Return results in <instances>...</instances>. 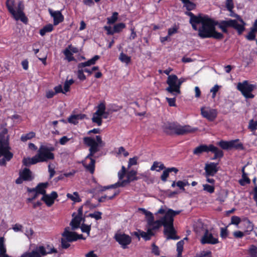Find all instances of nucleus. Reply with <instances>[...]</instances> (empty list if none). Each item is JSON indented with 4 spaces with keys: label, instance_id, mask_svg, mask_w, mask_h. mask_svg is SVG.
<instances>
[{
    "label": "nucleus",
    "instance_id": "f257e3e1",
    "mask_svg": "<svg viewBox=\"0 0 257 257\" xmlns=\"http://www.w3.org/2000/svg\"><path fill=\"white\" fill-rule=\"evenodd\" d=\"M139 210L145 215L147 222V231H142L140 233V235L145 240H150L152 236L155 235L154 231L158 229L162 226H164V232L167 239H179L176 235V231L174 227V217L180 213V210H174L166 206H162L155 215L161 214L163 216L156 220H155L154 216L150 211L142 208H139Z\"/></svg>",
    "mask_w": 257,
    "mask_h": 257
},
{
    "label": "nucleus",
    "instance_id": "f03ea898",
    "mask_svg": "<svg viewBox=\"0 0 257 257\" xmlns=\"http://www.w3.org/2000/svg\"><path fill=\"white\" fill-rule=\"evenodd\" d=\"M83 141L86 146L89 147V153L83 161L82 164L87 171L93 174L95 170V160L92 157L99 150V148L104 145V143L100 136L93 138L84 137Z\"/></svg>",
    "mask_w": 257,
    "mask_h": 257
},
{
    "label": "nucleus",
    "instance_id": "7ed1b4c3",
    "mask_svg": "<svg viewBox=\"0 0 257 257\" xmlns=\"http://www.w3.org/2000/svg\"><path fill=\"white\" fill-rule=\"evenodd\" d=\"M201 24V26L198 30V36L201 38H213L217 39H221L223 35L215 31V26L217 22L211 19L207 16L202 17L199 20L198 24Z\"/></svg>",
    "mask_w": 257,
    "mask_h": 257
},
{
    "label": "nucleus",
    "instance_id": "20e7f679",
    "mask_svg": "<svg viewBox=\"0 0 257 257\" xmlns=\"http://www.w3.org/2000/svg\"><path fill=\"white\" fill-rule=\"evenodd\" d=\"M137 172L134 170H131L126 173V169L122 166L121 169L118 172V181L116 183L107 186L100 187V190L103 191L110 188H114L118 187H124L128 184L131 182L137 180L140 178L136 176Z\"/></svg>",
    "mask_w": 257,
    "mask_h": 257
},
{
    "label": "nucleus",
    "instance_id": "39448f33",
    "mask_svg": "<svg viewBox=\"0 0 257 257\" xmlns=\"http://www.w3.org/2000/svg\"><path fill=\"white\" fill-rule=\"evenodd\" d=\"M53 148L51 149L53 150ZM54 158V155L47 147L42 146L40 147L38 153L32 158H24L23 163L25 166H30L39 162H46Z\"/></svg>",
    "mask_w": 257,
    "mask_h": 257
},
{
    "label": "nucleus",
    "instance_id": "423d86ee",
    "mask_svg": "<svg viewBox=\"0 0 257 257\" xmlns=\"http://www.w3.org/2000/svg\"><path fill=\"white\" fill-rule=\"evenodd\" d=\"M9 144V136L7 130H4L0 134V165H5L13 157V154L10 151Z\"/></svg>",
    "mask_w": 257,
    "mask_h": 257
},
{
    "label": "nucleus",
    "instance_id": "0eeeda50",
    "mask_svg": "<svg viewBox=\"0 0 257 257\" xmlns=\"http://www.w3.org/2000/svg\"><path fill=\"white\" fill-rule=\"evenodd\" d=\"M6 5L9 12L16 21L21 20L25 24L27 23L28 19L23 12L24 6L21 2H16L15 0H7Z\"/></svg>",
    "mask_w": 257,
    "mask_h": 257
},
{
    "label": "nucleus",
    "instance_id": "6e6552de",
    "mask_svg": "<svg viewBox=\"0 0 257 257\" xmlns=\"http://www.w3.org/2000/svg\"><path fill=\"white\" fill-rule=\"evenodd\" d=\"M235 17L240 22V24H238L236 20L229 19L221 21L218 24L217 23V25H218V27L224 33H227V27H232L236 29L239 34H240L244 30L245 23L239 16L236 15Z\"/></svg>",
    "mask_w": 257,
    "mask_h": 257
},
{
    "label": "nucleus",
    "instance_id": "1a4fd4ad",
    "mask_svg": "<svg viewBox=\"0 0 257 257\" xmlns=\"http://www.w3.org/2000/svg\"><path fill=\"white\" fill-rule=\"evenodd\" d=\"M56 252L57 250L51 245H47L46 246L40 245L31 252L23 253L20 257H41L48 254Z\"/></svg>",
    "mask_w": 257,
    "mask_h": 257
},
{
    "label": "nucleus",
    "instance_id": "9d476101",
    "mask_svg": "<svg viewBox=\"0 0 257 257\" xmlns=\"http://www.w3.org/2000/svg\"><path fill=\"white\" fill-rule=\"evenodd\" d=\"M61 245L63 248H67L70 246V242L76 241L78 239H85L82 234L78 235L76 232L70 231L68 228H66L62 234Z\"/></svg>",
    "mask_w": 257,
    "mask_h": 257
},
{
    "label": "nucleus",
    "instance_id": "9b49d317",
    "mask_svg": "<svg viewBox=\"0 0 257 257\" xmlns=\"http://www.w3.org/2000/svg\"><path fill=\"white\" fill-rule=\"evenodd\" d=\"M236 87L245 98H253L254 97L252 92L256 88L255 84H250L247 80H244L238 83Z\"/></svg>",
    "mask_w": 257,
    "mask_h": 257
},
{
    "label": "nucleus",
    "instance_id": "f8f14e48",
    "mask_svg": "<svg viewBox=\"0 0 257 257\" xmlns=\"http://www.w3.org/2000/svg\"><path fill=\"white\" fill-rule=\"evenodd\" d=\"M105 105L104 102L100 103L97 107V110L93 114L92 120L96 123L98 126L102 124V118H107L108 113L105 111Z\"/></svg>",
    "mask_w": 257,
    "mask_h": 257
},
{
    "label": "nucleus",
    "instance_id": "ddd939ff",
    "mask_svg": "<svg viewBox=\"0 0 257 257\" xmlns=\"http://www.w3.org/2000/svg\"><path fill=\"white\" fill-rule=\"evenodd\" d=\"M167 83L168 87L166 88V90L176 96L180 93V86L178 84V78L176 75H169L167 80Z\"/></svg>",
    "mask_w": 257,
    "mask_h": 257
},
{
    "label": "nucleus",
    "instance_id": "4468645a",
    "mask_svg": "<svg viewBox=\"0 0 257 257\" xmlns=\"http://www.w3.org/2000/svg\"><path fill=\"white\" fill-rule=\"evenodd\" d=\"M170 127L178 135H183L188 133H193L197 130L196 128H193L188 125H180L175 124H170Z\"/></svg>",
    "mask_w": 257,
    "mask_h": 257
},
{
    "label": "nucleus",
    "instance_id": "2eb2a0df",
    "mask_svg": "<svg viewBox=\"0 0 257 257\" xmlns=\"http://www.w3.org/2000/svg\"><path fill=\"white\" fill-rule=\"evenodd\" d=\"M114 238L123 249L127 248L132 242V238L130 235L120 232L115 234Z\"/></svg>",
    "mask_w": 257,
    "mask_h": 257
},
{
    "label": "nucleus",
    "instance_id": "dca6fc26",
    "mask_svg": "<svg viewBox=\"0 0 257 257\" xmlns=\"http://www.w3.org/2000/svg\"><path fill=\"white\" fill-rule=\"evenodd\" d=\"M205 176L206 177L214 176L219 170L218 163H207L204 167Z\"/></svg>",
    "mask_w": 257,
    "mask_h": 257
},
{
    "label": "nucleus",
    "instance_id": "f3484780",
    "mask_svg": "<svg viewBox=\"0 0 257 257\" xmlns=\"http://www.w3.org/2000/svg\"><path fill=\"white\" fill-rule=\"evenodd\" d=\"M201 112L202 115L209 121H213L217 115L216 109L207 107H202Z\"/></svg>",
    "mask_w": 257,
    "mask_h": 257
},
{
    "label": "nucleus",
    "instance_id": "a211bd4d",
    "mask_svg": "<svg viewBox=\"0 0 257 257\" xmlns=\"http://www.w3.org/2000/svg\"><path fill=\"white\" fill-rule=\"evenodd\" d=\"M202 244H215L218 243V240L216 236H214L212 233L208 230H206L204 235L202 236L201 240Z\"/></svg>",
    "mask_w": 257,
    "mask_h": 257
},
{
    "label": "nucleus",
    "instance_id": "6ab92c4d",
    "mask_svg": "<svg viewBox=\"0 0 257 257\" xmlns=\"http://www.w3.org/2000/svg\"><path fill=\"white\" fill-rule=\"evenodd\" d=\"M58 195L56 192H52L50 194L44 195L41 199L44 201L46 204L50 207L52 206L54 203L55 199L57 197Z\"/></svg>",
    "mask_w": 257,
    "mask_h": 257
},
{
    "label": "nucleus",
    "instance_id": "aec40b11",
    "mask_svg": "<svg viewBox=\"0 0 257 257\" xmlns=\"http://www.w3.org/2000/svg\"><path fill=\"white\" fill-rule=\"evenodd\" d=\"M49 12L51 16L53 18L54 25H57L63 21L64 17L60 11H54L51 9H49Z\"/></svg>",
    "mask_w": 257,
    "mask_h": 257
},
{
    "label": "nucleus",
    "instance_id": "412c9836",
    "mask_svg": "<svg viewBox=\"0 0 257 257\" xmlns=\"http://www.w3.org/2000/svg\"><path fill=\"white\" fill-rule=\"evenodd\" d=\"M186 15L190 17V23L191 24L193 29L194 30H197V25L198 24L199 20L201 18V16H195L191 12H187Z\"/></svg>",
    "mask_w": 257,
    "mask_h": 257
},
{
    "label": "nucleus",
    "instance_id": "4be33fe9",
    "mask_svg": "<svg viewBox=\"0 0 257 257\" xmlns=\"http://www.w3.org/2000/svg\"><path fill=\"white\" fill-rule=\"evenodd\" d=\"M82 219V217L80 215H76L74 217L70 223V225L72 227V229L73 230H75V229L78 228L80 226Z\"/></svg>",
    "mask_w": 257,
    "mask_h": 257
},
{
    "label": "nucleus",
    "instance_id": "5701e85b",
    "mask_svg": "<svg viewBox=\"0 0 257 257\" xmlns=\"http://www.w3.org/2000/svg\"><path fill=\"white\" fill-rule=\"evenodd\" d=\"M99 58V56L98 55L94 56L92 58L88 60L86 62L80 63L78 64V68H83L86 66H89L93 65L95 63L97 60Z\"/></svg>",
    "mask_w": 257,
    "mask_h": 257
},
{
    "label": "nucleus",
    "instance_id": "b1692460",
    "mask_svg": "<svg viewBox=\"0 0 257 257\" xmlns=\"http://www.w3.org/2000/svg\"><path fill=\"white\" fill-rule=\"evenodd\" d=\"M19 174L24 181H31L33 179L32 172L29 169L25 168L22 171L20 172Z\"/></svg>",
    "mask_w": 257,
    "mask_h": 257
},
{
    "label": "nucleus",
    "instance_id": "393cba45",
    "mask_svg": "<svg viewBox=\"0 0 257 257\" xmlns=\"http://www.w3.org/2000/svg\"><path fill=\"white\" fill-rule=\"evenodd\" d=\"M85 117V115L83 114L71 115L68 118V121L69 123L76 124L78 123L79 120L82 119Z\"/></svg>",
    "mask_w": 257,
    "mask_h": 257
},
{
    "label": "nucleus",
    "instance_id": "a878e982",
    "mask_svg": "<svg viewBox=\"0 0 257 257\" xmlns=\"http://www.w3.org/2000/svg\"><path fill=\"white\" fill-rule=\"evenodd\" d=\"M48 183H42L37 185L35 189V191L39 194H42L43 196L46 194L45 189L48 186Z\"/></svg>",
    "mask_w": 257,
    "mask_h": 257
},
{
    "label": "nucleus",
    "instance_id": "bb28decb",
    "mask_svg": "<svg viewBox=\"0 0 257 257\" xmlns=\"http://www.w3.org/2000/svg\"><path fill=\"white\" fill-rule=\"evenodd\" d=\"M0 257H10L6 253V248L5 245V238L4 237H0Z\"/></svg>",
    "mask_w": 257,
    "mask_h": 257
},
{
    "label": "nucleus",
    "instance_id": "cd10ccee",
    "mask_svg": "<svg viewBox=\"0 0 257 257\" xmlns=\"http://www.w3.org/2000/svg\"><path fill=\"white\" fill-rule=\"evenodd\" d=\"M164 169H165V167L162 163L155 161L153 163V164L151 166L150 169L151 171L160 172Z\"/></svg>",
    "mask_w": 257,
    "mask_h": 257
},
{
    "label": "nucleus",
    "instance_id": "c85d7f7f",
    "mask_svg": "<svg viewBox=\"0 0 257 257\" xmlns=\"http://www.w3.org/2000/svg\"><path fill=\"white\" fill-rule=\"evenodd\" d=\"M66 196L68 198L71 199L74 202H79L81 201L77 192H74L73 194L67 193Z\"/></svg>",
    "mask_w": 257,
    "mask_h": 257
},
{
    "label": "nucleus",
    "instance_id": "c756f323",
    "mask_svg": "<svg viewBox=\"0 0 257 257\" xmlns=\"http://www.w3.org/2000/svg\"><path fill=\"white\" fill-rule=\"evenodd\" d=\"M207 152V145H202L196 147L193 151V153L196 155H199L203 152Z\"/></svg>",
    "mask_w": 257,
    "mask_h": 257
},
{
    "label": "nucleus",
    "instance_id": "7c9ffc66",
    "mask_svg": "<svg viewBox=\"0 0 257 257\" xmlns=\"http://www.w3.org/2000/svg\"><path fill=\"white\" fill-rule=\"evenodd\" d=\"M229 144H230V149H232V148L241 149H243L242 144L241 143H239L238 139L229 141Z\"/></svg>",
    "mask_w": 257,
    "mask_h": 257
},
{
    "label": "nucleus",
    "instance_id": "2f4dec72",
    "mask_svg": "<svg viewBox=\"0 0 257 257\" xmlns=\"http://www.w3.org/2000/svg\"><path fill=\"white\" fill-rule=\"evenodd\" d=\"M53 30V26L52 24H48L45 27H44L40 31V34L43 36L47 33L51 32Z\"/></svg>",
    "mask_w": 257,
    "mask_h": 257
},
{
    "label": "nucleus",
    "instance_id": "473e14b6",
    "mask_svg": "<svg viewBox=\"0 0 257 257\" xmlns=\"http://www.w3.org/2000/svg\"><path fill=\"white\" fill-rule=\"evenodd\" d=\"M119 59L121 62L128 64L131 62V58L122 52L120 54Z\"/></svg>",
    "mask_w": 257,
    "mask_h": 257
},
{
    "label": "nucleus",
    "instance_id": "72a5a7b5",
    "mask_svg": "<svg viewBox=\"0 0 257 257\" xmlns=\"http://www.w3.org/2000/svg\"><path fill=\"white\" fill-rule=\"evenodd\" d=\"M203 190L210 194L214 193L215 187L214 185H209L207 184H203Z\"/></svg>",
    "mask_w": 257,
    "mask_h": 257
},
{
    "label": "nucleus",
    "instance_id": "f704fd0d",
    "mask_svg": "<svg viewBox=\"0 0 257 257\" xmlns=\"http://www.w3.org/2000/svg\"><path fill=\"white\" fill-rule=\"evenodd\" d=\"M35 136V133L33 132H30L27 134L23 135L21 137V140L23 142H26L28 140H30Z\"/></svg>",
    "mask_w": 257,
    "mask_h": 257
},
{
    "label": "nucleus",
    "instance_id": "c9c22d12",
    "mask_svg": "<svg viewBox=\"0 0 257 257\" xmlns=\"http://www.w3.org/2000/svg\"><path fill=\"white\" fill-rule=\"evenodd\" d=\"M242 179L240 181L241 185H244L245 184H248L250 183L249 179L247 177V174L244 172V167L242 169Z\"/></svg>",
    "mask_w": 257,
    "mask_h": 257
},
{
    "label": "nucleus",
    "instance_id": "e433bc0d",
    "mask_svg": "<svg viewBox=\"0 0 257 257\" xmlns=\"http://www.w3.org/2000/svg\"><path fill=\"white\" fill-rule=\"evenodd\" d=\"M63 53L65 55L66 59L68 61H71L74 59L73 57V53L70 51V50L67 48L63 51Z\"/></svg>",
    "mask_w": 257,
    "mask_h": 257
},
{
    "label": "nucleus",
    "instance_id": "4c0bfd02",
    "mask_svg": "<svg viewBox=\"0 0 257 257\" xmlns=\"http://www.w3.org/2000/svg\"><path fill=\"white\" fill-rule=\"evenodd\" d=\"M181 1L184 4V7H185L188 11L192 10L195 8V4L189 1V0Z\"/></svg>",
    "mask_w": 257,
    "mask_h": 257
},
{
    "label": "nucleus",
    "instance_id": "58836bf2",
    "mask_svg": "<svg viewBox=\"0 0 257 257\" xmlns=\"http://www.w3.org/2000/svg\"><path fill=\"white\" fill-rule=\"evenodd\" d=\"M187 185H189V183L186 180L178 181L176 182V186L182 191H185V189L184 187Z\"/></svg>",
    "mask_w": 257,
    "mask_h": 257
},
{
    "label": "nucleus",
    "instance_id": "ea45409f",
    "mask_svg": "<svg viewBox=\"0 0 257 257\" xmlns=\"http://www.w3.org/2000/svg\"><path fill=\"white\" fill-rule=\"evenodd\" d=\"M118 13L114 12L111 17L107 18V23L109 24H112L114 23L117 20Z\"/></svg>",
    "mask_w": 257,
    "mask_h": 257
},
{
    "label": "nucleus",
    "instance_id": "a19ab883",
    "mask_svg": "<svg viewBox=\"0 0 257 257\" xmlns=\"http://www.w3.org/2000/svg\"><path fill=\"white\" fill-rule=\"evenodd\" d=\"M218 145L224 150L230 149L229 141H221L218 143Z\"/></svg>",
    "mask_w": 257,
    "mask_h": 257
},
{
    "label": "nucleus",
    "instance_id": "79ce46f5",
    "mask_svg": "<svg viewBox=\"0 0 257 257\" xmlns=\"http://www.w3.org/2000/svg\"><path fill=\"white\" fill-rule=\"evenodd\" d=\"M125 27V24L124 23H120L115 25L113 27V29L115 33H118L120 32Z\"/></svg>",
    "mask_w": 257,
    "mask_h": 257
},
{
    "label": "nucleus",
    "instance_id": "37998d69",
    "mask_svg": "<svg viewBox=\"0 0 257 257\" xmlns=\"http://www.w3.org/2000/svg\"><path fill=\"white\" fill-rule=\"evenodd\" d=\"M257 31L255 30V28H251L250 31L249 32L248 35L246 36V38L248 40H253L255 39V33Z\"/></svg>",
    "mask_w": 257,
    "mask_h": 257
},
{
    "label": "nucleus",
    "instance_id": "c03bdc74",
    "mask_svg": "<svg viewBox=\"0 0 257 257\" xmlns=\"http://www.w3.org/2000/svg\"><path fill=\"white\" fill-rule=\"evenodd\" d=\"M248 128L251 131H255L257 129V120L254 121L253 119L250 120Z\"/></svg>",
    "mask_w": 257,
    "mask_h": 257
},
{
    "label": "nucleus",
    "instance_id": "a18cd8bd",
    "mask_svg": "<svg viewBox=\"0 0 257 257\" xmlns=\"http://www.w3.org/2000/svg\"><path fill=\"white\" fill-rule=\"evenodd\" d=\"M74 83V80L71 79L69 80H66L64 85V90L66 92L69 91V88L71 85Z\"/></svg>",
    "mask_w": 257,
    "mask_h": 257
},
{
    "label": "nucleus",
    "instance_id": "49530a36",
    "mask_svg": "<svg viewBox=\"0 0 257 257\" xmlns=\"http://www.w3.org/2000/svg\"><path fill=\"white\" fill-rule=\"evenodd\" d=\"M241 222V219L240 217L237 216H233L231 218L230 224H233L236 226H238Z\"/></svg>",
    "mask_w": 257,
    "mask_h": 257
},
{
    "label": "nucleus",
    "instance_id": "de8ad7c7",
    "mask_svg": "<svg viewBox=\"0 0 257 257\" xmlns=\"http://www.w3.org/2000/svg\"><path fill=\"white\" fill-rule=\"evenodd\" d=\"M163 171L162 174L161 176V179L163 182H166L167 180V178L169 177L170 172L168 168H165Z\"/></svg>",
    "mask_w": 257,
    "mask_h": 257
},
{
    "label": "nucleus",
    "instance_id": "09e8293b",
    "mask_svg": "<svg viewBox=\"0 0 257 257\" xmlns=\"http://www.w3.org/2000/svg\"><path fill=\"white\" fill-rule=\"evenodd\" d=\"M184 240H181L177 243V251L179 254H181L183 249Z\"/></svg>",
    "mask_w": 257,
    "mask_h": 257
},
{
    "label": "nucleus",
    "instance_id": "8fccbe9b",
    "mask_svg": "<svg viewBox=\"0 0 257 257\" xmlns=\"http://www.w3.org/2000/svg\"><path fill=\"white\" fill-rule=\"evenodd\" d=\"M211 252L209 250H203L197 254V257H211Z\"/></svg>",
    "mask_w": 257,
    "mask_h": 257
},
{
    "label": "nucleus",
    "instance_id": "3c124183",
    "mask_svg": "<svg viewBox=\"0 0 257 257\" xmlns=\"http://www.w3.org/2000/svg\"><path fill=\"white\" fill-rule=\"evenodd\" d=\"M102 213L100 212L96 211L93 213H90L88 215V216L91 217V218H95L96 220H99L101 218Z\"/></svg>",
    "mask_w": 257,
    "mask_h": 257
},
{
    "label": "nucleus",
    "instance_id": "603ef678",
    "mask_svg": "<svg viewBox=\"0 0 257 257\" xmlns=\"http://www.w3.org/2000/svg\"><path fill=\"white\" fill-rule=\"evenodd\" d=\"M91 226L90 225H86L84 224H82L81 226V231L83 232L87 233V235H89L90 233Z\"/></svg>",
    "mask_w": 257,
    "mask_h": 257
},
{
    "label": "nucleus",
    "instance_id": "864d4df0",
    "mask_svg": "<svg viewBox=\"0 0 257 257\" xmlns=\"http://www.w3.org/2000/svg\"><path fill=\"white\" fill-rule=\"evenodd\" d=\"M48 171L50 173V178H52L55 174V167L53 165L49 164L48 165Z\"/></svg>",
    "mask_w": 257,
    "mask_h": 257
},
{
    "label": "nucleus",
    "instance_id": "5fc2aeb1",
    "mask_svg": "<svg viewBox=\"0 0 257 257\" xmlns=\"http://www.w3.org/2000/svg\"><path fill=\"white\" fill-rule=\"evenodd\" d=\"M220 86L218 85H215L211 89L210 92L212 93V97L214 98L216 96V93L218 91Z\"/></svg>",
    "mask_w": 257,
    "mask_h": 257
},
{
    "label": "nucleus",
    "instance_id": "6e6d98bb",
    "mask_svg": "<svg viewBox=\"0 0 257 257\" xmlns=\"http://www.w3.org/2000/svg\"><path fill=\"white\" fill-rule=\"evenodd\" d=\"M244 225H246V229L247 230L251 231L253 229V225L248 219H245L244 220Z\"/></svg>",
    "mask_w": 257,
    "mask_h": 257
},
{
    "label": "nucleus",
    "instance_id": "4d7b16f0",
    "mask_svg": "<svg viewBox=\"0 0 257 257\" xmlns=\"http://www.w3.org/2000/svg\"><path fill=\"white\" fill-rule=\"evenodd\" d=\"M77 75L78 78L81 80H84L86 78L84 74L83 68H79V70L77 72Z\"/></svg>",
    "mask_w": 257,
    "mask_h": 257
},
{
    "label": "nucleus",
    "instance_id": "13d9d810",
    "mask_svg": "<svg viewBox=\"0 0 257 257\" xmlns=\"http://www.w3.org/2000/svg\"><path fill=\"white\" fill-rule=\"evenodd\" d=\"M226 7L227 10L231 12L234 7L233 0H226Z\"/></svg>",
    "mask_w": 257,
    "mask_h": 257
},
{
    "label": "nucleus",
    "instance_id": "bf43d9fd",
    "mask_svg": "<svg viewBox=\"0 0 257 257\" xmlns=\"http://www.w3.org/2000/svg\"><path fill=\"white\" fill-rule=\"evenodd\" d=\"M117 154H123L124 157H127L128 155V153L125 151L123 147H120L118 148Z\"/></svg>",
    "mask_w": 257,
    "mask_h": 257
},
{
    "label": "nucleus",
    "instance_id": "052dcab7",
    "mask_svg": "<svg viewBox=\"0 0 257 257\" xmlns=\"http://www.w3.org/2000/svg\"><path fill=\"white\" fill-rule=\"evenodd\" d=\"M138 158L135 157L129 159L128 163V167H130L132 166L135 165L137 164Z\"/></svg>",
    "mask_w": 257,
    "mask_h": 257
},
{
    "label": "nucleus",
    "instance_id": "680f3d73",
    "mask_svg": "<svg viewBox=\"0 0 257 257\" xmlns=\"http://www.w3.org/2000/svg\"><path fill=\"white\" fill-rule=\"evenodd\" d=\"M228 235L227 229L226 228H221L220 231V236L223 238H225Z\"/></svg>",
    "mask_w": 257,
    "mask_h": 257
},
{
    "label": "nucleus",
    "instance_id": "e2e57ef3",
    "mask_svg": "<svg viewBox=\"0 0 257 257\" xmlns=\"http://www.w3.org/2000/svg\"><path fill=\"white\" fill-rule=\"evenodd\" d=\"M71 140V138H68L67 136H63L60 140L59 143L61 145H64L67 142Z\"/></svg>",
    "mask_w": 257,
    "mask_h": 257
},
{
    "label": "nucleus",
    "instance_id": "0e129e2a",
    "mask_svg": "<svg viewBox=\"0 0 257 257\" xmlns=\"http://www.w3.org/2000/svg\"><path fill=\"white\" fill-rule=\"evenodd\" d=\"M233 236L235 238H242L244 236L243 232L240 231H234L233 233Z\"/></svg>",
    "mask_w": 257,
    "mask_h": 257
},
{
    "label": "nucleus",
    "instance_id": "69168bd1",
    "mask_svg": "<svg viewBox=\"0 0 257 257\" xmlns=\"http://www.w3.org/2000/svg\"><path fill=\"white\" fill-rule=\"evenodd\" d=\"M177 32V29L175 27L171 28L168 29V35L170 37L172 35L176 33Z\"/></svg>",
    "mask_w": 257,
    "mask_h": 257
},
{
    "label": "nucleus",
    "instance_id": "338daca9",
    "mask_svg": "<svg viewBox=\"0 0 257 257\" xmlns=\"http://www.w3.org/2000/svg\"><path fill=\"white\" fill-rule=\"evenodd\" d=\"M55 92V93L62 92L64 94L65 93V92L64 91V89L63 90L62 86L59 85L57 86H55L54 88Z\"/></svg>",
    "mask_w": 257,
    "mask_h": 257
},
{
    "label": "nucleus",
    "instance_id": "774afa93",
    "mask_svg": "<svg viewBox=\"0 0 257 257\" xmlns=\"http://www.w3.org/2000/svg\"><path fill=\"white\" fill-rule=\"evenodd\" d=\"M23 226L22 225L20 224H15L13 227V229L15 231V232H18V231H21L22 230V228Z\"/></svg>",
    "mask_w": 257,
    "mask_h": 257
}]
</instances>
